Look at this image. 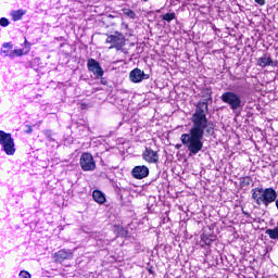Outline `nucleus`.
Returning a JSON list of instances; mask_svg holds the SVG:
<instances>
[{
	"mask_svg": "<svg viewBox=\"0 0 278 278\" xmlns=\"http://www.w3.org/2000/svg\"><path fill=\"white\" fill-rule=\"evenodd\" d=\"M202 97H205L206 100L200 101L195 105V110L191 115L192 125L189 132L180 136V141L189 151V155H197V153L203 151L204 136H214V122L207 119V112H210L207 101H212V89L204 88Z\"/></svg>",
	"mask_w": 278,
	"mask_h": 278,
	"instance_id": "nucleus-1",
	"label": "nucleus"
},
{
	"mask_svg": "<svg viewBox=\"0 0 278 278\" xmlns=\"http://www.w3.org/2000/svg\"><path fill=\"white\" fill-rule=\"evenodd\" d=\"M251 193L252 201L258 206L264 205V207H268L270 203H275V201H277V191L273 187L265 189L256 187L251 190Z\"/></svg>",
	"mask_w": 278,
	"mask_h": 278,
	"instance_id": "nucleus-2",
	"label": "nucleus"
},
{
	"mask_svg": "<svg viewBox=\"0 0 278 278\" xmlns=\"http://www.w3.org/2000/svg\"><path fill=\"white\" fill-rule=\"evenodd\" d=\"M220 99L223 103H226V105H228V108H230L232 112H238V110H242L244 108V103H247V101H244V99L240 94L233 91L224 92L220 96Z\"/></svg>",
	"mask_w": 278,
	"mask_h": 278,
	"instance_id": "nucleus-3",
	"label": "nucleus"
},
{
	"mask_svg": "<svg viewBox=\"0 0 278 278\" xmlns=\"http://www.w3.org/2000/svg\"><path fill=\"white\" fill-rule=\"evenodd\" d=\"M0 144L2 147V151H4L7 155H14V153H16V147L14 144L12 134L0 130Z\"/></svg>",
	"mask_w": 278,
	"mask_h": 278,
	"instance_id": "nucleus-4",
	"label": "nucleus"
},
{
	"mask_svg": "<svg viewBox=\"0 0 278 278\" xmlns=\"http://www.w3.org/2000/svg\"><path fill=\"white\" fill-rule=\"evenodd\" d=\"M0 144L2 147V151H4L7 155H14V153H16V147L14 144L12 134L0 130Z\"/></svg>",
	"mask_w": 278,
	"mask_h": 278,
	"instance_id": "nucleus-5",
	"label": "nucleus"
},
{
	"mask_svg": "<svg viewBox=\"0 0 278 278\" xmlns=\"http://www.w3.org/2000/svg\"><path fill=\"white\" fill-rule=\"evenodd\" d=\"M0 144L2 147V151H4L7 155H14V153H16V147L14 144L12 134L0 130Z\"/></svg>",
	"mask_w": 278,
	"mask_h": 278,
	"instance_id": "nucleus-6",
	"label": "nucleus"
},
{
	"mask_svg": "<svg viewBox=\"0 0 278 278\" xmlns=\"http://www.w3.org/2000/svg\"><path fill=\"white\" fill-rule=\"evenodd\" d=\"M106 45H111L110 49H116L121 51L125 47V36L121 33H115L111 35L105 40Z\"/></svg>",
	"mask_w": 278,
	"mask_h": 278,
	"instance_id": "nucleus-7",
	"label": "nucleus"
},
{
	"mask_svg": "<svg viewBox=\"0 0 278 278\" xmlns=\"http://www.w3.org/2000/svg\"><path fill=\"white\" fill-rule=\"evenodd\" d=\"M81 170H85L86 173L94 170L97 168V163L94 162V157L92 154L85 152L80 156L79 161Z\"/></svg>",
	"mask_w": 278,
	"mask_h": 278,
	"instance_id": "nucleus-8",
	"label": "nucleus"
},
{
	"mask_svg": "<svg viewBox=\"0 0 278 278\" xmlns=\"http://www.w3.org/2000/svg\"><path fill=\"white\" fill-rule=\"evenodd\" d=\"M87 68L89 73H92L94 75L96 79H101V77H103L105 73L103 71V67H101V63H99L94 59H89L87 61Z\"/></svg>",
	"mask_w": 278,
	"mask_h": 278,
	"instance_id": "nucleus-9",
	"label": "nucleus"
},
{
	"mask_svg": "<svg viewBox=\"0 0 278 278\" xmlns=\"http://www.w3.org/2000/svg\"><path fill=\"white\" fill-rule=\"evenodd\" d=\"M142 159L148 162V164H157L160 162V154L151 148H146L142 153Z\"/></svg>",
	"mask_w": 278,
	"mask_h": 278,
	"instance_id": "nucleus-10",
	"label": "nucleus"
},
{
	"mask_svg": "<svg viewBox=\"0 0 278 278\" xmlns=\"http://www.w3.org/2000/svg\"><path fill=\"white\" fill-rule=\"evenodd\" d=\"M134 179H144L149 177V167L147 165L135 166L130 172Z\"/></svg>",
	"mask_w": 278,
	"mask_h": 278,
	"instance_id": "nucleus-11",
	"label": "nucleus"
},
{
	"mask_svg": "<svg viewBox=\"0 0 278 278\" xmlns=\"http://www.w3.org/2000/svg\"><path fill=\"white\" fill-rule=\"evenodd\" d=\"M144 77H147V75L144 74V71L140 68H135L129 74V79L132 84H140Z\"/></svg>",
	"mask_w": 278,
	"mask_h": 278,
	"instance_id": "nucleus-12",
	"label": "nucleus"
},
{
	"mask_svg": "<svg viewBox=\"0 0 278 278\" xmlns=\"http://www.w3.org/2000/svg\"><path fill=\"white\" fill-rule=\"evenodd\" d=\"M257 65L262 68H266V66H277V62L273 61L267 54H263L257 59Z\"/></svg>",
	"mask_w": 278,
	"mask_h": 278,
	"instance_id": "nucleus-13",
	"label": "nucleus"
},
{
	"mask_svg": "<svg viewBox=\"0 0 278 278\" xmlns=\"http://www.w3.org/2000/svg\"><path fill=\"white\" fill-rule=\"evenodd\" d=\"M54 256L56 257V262H64V260H73V251L60 250L55 252Z\"/></svg>",
	"mask_w": 278,
	"mask_h": 278,
	"instance_id": "nucleus-14",
	"label": "nucleus"
},
{
	"mask_svg": "<svg viewBox=\"0 0 278 278\" xmlns=\"http://www.w3.org/2000/svg\"><path fill=\"white\" fill-rule=\"evenodd\" d=\"M214 240H216V236L203 233L201 235V247H210Z\"/></svg>",
	"mask_w": 278,
	"mask_h": 278,
	"instance_id": "nucleus-15",
	"label": "nucleus"
},
{
	"mask_svg": "<svg viewBox=\"0 0 278 278\" xmlns=\"http://www.w3.org/2000/svg\"><path fill=\"white\" fill-rule=\"evenodd\" d=\"M92 198L96 203H99L100 205H103L105 203V193L101 192L100 190H94L92 192Z\"/></svg>",
	"mask_w": 278,
	"mask_h": 278,
	"instance_id": "nucleus-16",
	"label": "nucleus"
},
{
	"mask_svg": "<svg viewBox=\"0 0 278 278\" xmlns=\"http://www.w3.org/2000/svg\"><path fill=\"white\" fill-rule=\"evenodd\" d=\"M12 21H21L25 16V11L16 10L11 12Z\"/></svg>",
	"mask_w": 278,
	"mask_h": 278,
	"instance_id": "nucleus-17",
	"label": "nucleus"
},
{
	"mask_svg": "<svg viewBox=\"0 0 278 278\" xmlns=\"http://www.w3.org/2000/svg\"><path fill=\"white\" fill-rule=\"evenodd\" d=\"M10 51H12V42H4L2 45L1 53H3L5 58H8V53H10Z\"/></svg>",
	"mask_w": 278,
	"mask_h": 278,
	"instance_id": "nucleus-18",
	"label": "nucleus"
},
{
	"mask_svg": "<svg viewBox=\"0 0 278 278\" xmlns=\"http://www.w3.org/2000/svg\"><path fill=\"white\" fill-rule=\"evenodd\" d=\"M123 12L126 16H128V18L136 21V12H134L131 9H123Z\"/></svg>",
	"mask_w": 278,
	"mask_h": 278,
	"instance_id": "nucleus-19",
	"label": "nucleus"
},
{
	"mask_svg": "<svg viewBox=\"0 0 278 278\" xmlns=\"http://www.w3.org/2000/svg\"><path fill=\"white\" fill-rule=\"evenodd\" d=\"M23 55V49H14L10 54L9 58H21Z\"/></svg>",
	"mask_w": 278,
	"mask_h": 278,
	"instance_id": "nucleus-20",
	"label": "nucleus"
},
{
	"mask_svg": "<svg viewBox=\"0 0 278 278\" xmlns=\"http://www.w3.org/2000/svg\"><path fill=\"white\" fill-rule=\"evenodd\" d=\"M175 13H166L165 15H163V21H166L167 23H170V21H175Z\"/></svg>",
	"mask_w": 278,
	"mask_h": 278,
	"instance_id": "nucleus-21",
	"label": "nucleus"
},
{
	"mask_svg": "<svg viewBox=\"0 0 278 278\" xmlns=\"http://www.w3.org/2000/svg\"><path fill=\"white\" fill-rule=\"evenodd\" d=\"M43 134H45L47 140H49L50 142H51V140H53V130L47 129L43 131Z\"/></svg>",
	"mask_w": 278,
	"mask_h": 278,
	"instance_id": "nucleus-22",
	"label": "nucleus"
},
{
	"mask_svg": "<svg viewBox=\"0 0 278 278\" xmlns=\"http://www.w3.org/2000/svg\"><path fill=\"white\" fill-rule=\"evenodd\" d=\"M8 25H10V20H8L7 17H1L0 18V26L1 27H8Z\"/></svg>",
	"mask_w": 278,
	"mask_h": 278,
	"instance_id": "nucleus-23",
	"label": "nucleus"
},
{
	"mask_svg": "<svg viewBox=\"0 0 278 278\" xmlns=\"http://www.w3.org/2000/svg\"><path fill=\"white\" fill-rule=\"evenodd\" d=\"M20 278H31V274H29L27 270H22L18 274Z\"/></svg>",
	"mask_w": 278,
	"mask_h": 278,
	"instance_id": "nucleus-24",
	"label": "nucleus"
},
{
	"mask_svg": "<svg viewBox=\"0 0 278 278\" xmlns=\"http://www.w3.org/2000/svg\"><path fill=\"white\" fill-rule=\"evenodd\" d=\"M258 5H266V0H254Z\"/></svg>",
	"mask_w": 278,
	"mask_h": 278,
	"instance_id": "nucleus-25",
	"label": "nucleus"
},
{
	"mask_svg": "<svg viewBox=\"0 0 278 278\" xmlns=\"http://www.w3.org/2000/svg\"><path fill=\"white\" fill-rule=\"evenodd\" d=\"M26 127H27L26 134H31L34 131V128H31V126L26 125Z\"/></svg>",
	"mask_w": 278,
	"mask_h": 278,
	"instance_id": "nucleus-26",
	"label": "nucleus"
},
{
	"mask_svg": "<svg viewBox=\"0 0 278 278\" xmlns=\"http://www.w3.org/2000/svg\"><path fill=\"white\" fill-rule=\"evenodd\" d=\"M100 84H102V86H106L108 81H105V79L103 77H100Z\"/></svg>",
	"mask_w": 278,
	"mask_h": 278,
	"instance_id": "nucleus-27",
	"label": "nucleus"
},
{
	"mask_svg": "<svg viewBox=\"0 0 278 278\" xmlns=\"http://www.w3.org/2000/svg\"><path fill=\"white\" fill-rule=\"evenodd\" d=\"M243 214H244V216H247L248 218H249V216H251L249 213H247V212H244V211H243Z\"/></svg>",
	"mask_w": 278,
	"mask_h": 278,
	"instance_id": "nucleus-28",
	"label": "nucleus"
},
{
	"mask_svg": "<svg viewBox=\"0 0 278 278\" xmlns=\"http://www.w3.org/2000/svg\"><path fill=\"white\" fill-rule=\"evenodd\" d=\"M143 1H148V0H143Z\"/></svg>",
	"mask_w": 278,
	"mask_h": 278,
	"instance_id": "nucleus-29",
	"label": "nucleus"
}]
</instances>
